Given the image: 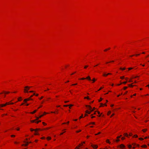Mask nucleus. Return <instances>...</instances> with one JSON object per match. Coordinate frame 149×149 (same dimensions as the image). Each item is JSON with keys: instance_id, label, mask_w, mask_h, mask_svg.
I'll return each instance as SVG.
<instances>
[{"instance_id": "f257e3e1", "label": "nucleus", "mask_w": 149, "mask_h": 149, "mask_svg": "<svg viewBox=\"0 0 149 149\" xmlns=\"http://www.w3.org/2000/svg\"><path fill=\"white\" fill-rule=\"evenodd\" d=\"M86 107H89V109L90 110V111H88V110H86L85 111V112L86 113H87L88 114H90L91 113V111H93V110L92 109L91 107L89 105H86Z\"/></svg>"}, {"instance_id": "f03ea898", "label": "nucleus", "mask_w": 149, "mask_h": 149, "mask_svg": "<svg viewBox=\"0 0 149 149\" xmlns=\"http://www.w3.org/2000/svg\"><path fill=\"white\" fill-rule=\"evenodd\" d=\"M31 87H29L28 86H26L24 87L25 89L24 90V92L25 93H28V90Z\"/></svg>"}, {"instance_id": "7ed1b4c3", "label": "nucleus", "mask_w": 149, "mask_h": 149, "mask_svg": "<svg viewBox=\"0 0 149 149\" xmlns=\"http://www.w3.org/2000/svg\"><path fill=\"white\" fill-rule=\"evenodd\" d=\"M10 104V103L9 102H6L5 104H0V107H3L7 105H9Z\"/></svg>"}, {"instance_id": "20e7f679", "label": "nucleus", "mask_w": 149, "mask_h": 149, "mask_svg": "<svg viewBox=\"0 0 149 149\" xmlns=\"http://www.w3.org/2000/svg\"><path fill=\"white\" fill-rule=\"evenodd\" d=\"M33 99H31L30 97H29L28 98L25 99L24 100V101L25 102H26L28 101H29V100H32Z\"/></svg>"}, {"instance_id": "39448f33", "label": "nucleus", "mask_w": 149, "mask_h": 149, "mask_svg": "<svg viewBox=\"0 0 149 149\" xmlns=\"http://www.w3.org/2000/svg\"><path fill=\"white\" fill-rule=\"evenodd\" d=\"M91 146L93 147V148L94 149H96L98 147V146L97 145H93V144H92L91 145Z\"/></svg>"}, {"instance_id": "423d86ee", "label": "nucleus", "mask_w": 149, "mask_h": 149, "mask_svg": "<svg viewBox=\"0 0 149 149\" xmlns=\"http://www.w3.org/2000/svg\"><path fill=\"white\" fill-rule=\"evenodd\" d=\"M43 116H44V114L42 115H40L39 117H36V120H38L39 118H41Z\"/></svg>"}, {"instance_id": "0eeeda50", "label": "nucleus", "mask_w": 149, "mask_h": 149, "mask_svg": "<svg viewBox=\"0 0 149 149\" xmlns=\"http://www.w3.org/2000/svg\"><path fill=\"white\" fill-rule=\"evenodd\" d=\"M125 147V146L123 144H121L120 146V148H124Z\"/></svg>"}, {"instance_id": "6e6552de", "label": "nucleus", "mask_w": 149, "mask_h": 149, "mask_svg": "<svg viewBox=\"0 0 149 149\" xmlns=\"http://www.w3.org/2000/svg\"><path fill=\"white\" fill-rule=\"evenodd\" d=\"M86 79H88L89 80V81H91V78L90 77V76H88V77H86Z\"/></svg>"}, {"instance_id": "1a4fd4ad", "label": "nucleus", "mask_w": 149, "mask_h": 149, "mask_svg": "<svg viewBox=\"0 0 149 149\" xmlns=\"http://www.w3.org/2000/svg\"><path fill=\"white\" fill-rule=\"evenodd\" d=\"M28 144H29V142H26V143L25 144H23L22 145V146H27L28 145Z\"/></svg>"}, {"instance_id": "9d476101", "label": "nucleus", "mask_w": 149, "mask_h": 149, "mask_svg": "<svg viewBox=\"0 0 149 149\" xmlns=\"http://www.w3.org/2000/svg\"><path fill=\"white\" fill-rule=\"evenodd\" d=\"M37 111V110H35L34 111H33L32 112H31V114H33L36 113Z\"/></svg>"}, {"instance_id": "9b49d317", "label": "nucleus", "mask_w": 149, "mask_h": 149, "mask_svg": "<svg viewBox=\"0 0 149 149\" xmlns=\"http://www.w3.org/2000/svg\"><path fill=\"white\" fill-rule=\"evenodd\" d=\"M124 135L125 136H126L127 137H128V134L127 133H125L124 134Z\"/></svg>"}, {"instance_id": "f8f14e48", "label": "nucleus", "mask_w": 149, "mask_h": 149, "mask_svg": "<svg viewBox=\"0 0 149 149\" xmlns=\"http://www.w3.org/2000/svg\"><path fill=\"white\" fill-rule=\"evenodd\" d=\"M21 99H22V97H19L18 98V101H21Z\"/></svg>"}, {"instance_id": "ddd939ff", "label": "nucleus", "mask_w": 149, "mask_h": 149, "mask_svg": "<svg viewBox=\"0 0 149 149\" xmlns=\"http://www.w3.org/2000/svg\"><path fill=\"white\" fill-rule=\"evenodd\" d=\"M106 142L107 143H108L109 144H110L111 143L109 141L108 139L107 140Z\"/></svg>"}, {"instance_id": "4468645a", "label": "nucleus", "mask_w": 149, "mask_h": 149, "mask_svg": "<svg viewBox=\"0 0 149 149\" xmlns=\"http://www.w3.org/2000/svg\"><path fill=\"white\" fill-rule=\"evenodd\" d=\"M3 93L5 94H8V93H10V92H5V91H4L3 92Z\"/></svg>"}, {"instance_id": "2eb2a0df", "label": "nucleus", "mask_w": 149, "mask_h": 149, "mask_svg": "<svg viewBox=\"0 0 149 149\" xmlns=\"http://www.w3.org/2000/svg\"><path fill=\"white\" fill-rule=\"evenodd\" d=\"M47 139L48 140H50L51 139V137H48L47 138Z\"/></svg>"}, {"instance_id": "dca6fc26", "label": "nucleus", "mask_w": 149, "mask_h": 149, "mask_svg": "<svg viewBox=\"0 0 149 149\" xmlns=\"http://www.w3.org/2000/svg\"><path fill=\"white\" fill-rule=\"evenodd\" d=\"M41 122V120H38V121H36L35 122V123H38L39 122Z\"/></svg>"}, {"instance_id": "f3484780", "label": "nucleus", "mask_w": 149, "mask_h": 149, "mask_svg": "<svg viewBox=\"0 0 149 149\" xmlns=\"http://www.w3.org/2000/svg\"><path fill=\"white\" fill-rule=\"evenodd\" d=\"M128 86L131 87H133L134 86H133L132 84H129Z\"/></svg>"}, {"instance_id": "a211bd4d", "label": "nucleus", "mask_w": 149, "mask_h": 149, "mask_svg": "<svg viewBox=\"0 0 149 149\" xmlns=\"http://www.w3.org/2000/svg\"><path fill=\"white\" fill-rule=\"evenodd\" d=\"M142 147H143L146 148L147 146L146 145H143Z\"/></svg>"}, {"instance_id": "6ab92c4d", "label": "nucleus", "mask_w": 149, "mask_h": 149, "mask_svg": "<svg viewBox=\"0 0 149 149\" xmlns=\"http://www.w3.org/2000/svg\"><path fill=\"white\" fill-rule=\"evenodd\" d=\"M121 136H122V135H120V136H117V139H119V138H120Z\"/></svg>"}, {"instance_id": "aec40b11", "label": "nucleus", "mask_w": 149, "mask_h": 149, "mask_svg": "<svg viewBox=\"0 0 149 149\" xmlns=\"http://www.w3.org/2000/svg\"><path fill=\"white\" fill-rule=\"evenodd\" d=\"M84 98L85 99H87L88 100H90V99L88 97H84Z\"/></svg>"}, {"instance_id": "412c9836", "label": "nucleus", "mask_w": 149, "mask_h": 149, "mask_svg": "<svg viewBox=\"0 0 149 149\" xmlns=\"http://www.w3.org/2000/svg\"><path fill=\"white\" fill-rule=\"evenodd\" d=\"M133 137L136 138L138 137V136L137 135H135Z\"/></svg>"}, {"instance_id": "4be33fe9", "label": "nucleus", "mask_w": 149, "mask_h": 149, "mask_svg": "<svg viewBox=\"0 0 149 149\" xmlns=\"http://www.w3.org/2000/svg\"><path fill=\"white\" fill-rule=\"evenodd\" d=\"M127 88V86H125V87H124V88H123V89H124V90H126V89Z\"/></svg>"}, {"instance_id": "5701e85b", "label": "nucleus", "mask_w": 149, "mask_h": 149, "mask_svg": "<svg viewBox=\"0 0 149 149\" xmlns=\"http://www.w3.org/2000/svg\"><path fill=\"white\" fill-rule=\"evenodd\" d=\"M120 70H125V68H120Z\"/></svg>"}, {"instance_id": "b1692460", "label": "nucleus", "mask_w": 149, "mask_h": 149, "mask_svg": "<svg viewBox=\"0 0 149 149\" xmlns=\"http://www.w3.org/2000/svg\"><path fill=\"white\" fill-rule=\"evenodd\" d=\"M36 120H32L31 121V122L32 123L35 122H35V121H36Z\"/></svg>"}, {"instance_id": "393cba45", "label": "nucleus", "mask_w": 149, "mask_h": 149, "mask_svg": "<svg viewBox=\"0 0 149 149\" xmlns=\"http://www.w3.org/2000/svg\"><path fill=\"white\" fill-rule=\"evenodd\" d=\"M128 147L129 148H131L132 147V146L130 145H129Z\"/></svg>"}, {"instance_id": "a878e982", "label": "nucleus", "mask_w": 149, "mask_h": 149, "mask_svg": "<svg viewBox=\"0 0 149 149\" xmlns=\"http://www.w3.org/2000/svg\"><path fill=\"white\" fill-rule=\"evenodd\" d=\"M110 49V48H108V49H105V50H104V51H107V50H109Z\"/></svg>"}, {"instance_id": "bb28decb", "label": "nucleus", "mask_w": 149, "mask_h": 149, "mask_svg": "<svg viewBox=\"0 0 149 149\" xmlns=\"http://www.w3.org/2000/svg\"><path fill=\"white\" fill-rule=\"evenodd\" d=\"M103 75L104 76H107V75H108V74H103Z\"/></svg>"}, {"instance_id": "cd10ccee", "label": "nucleus", "mask_w": 149, "mask_h": 149, "mask_svg": "<svg viewBox=\"0 0 149 149\" xmlns=\"http://www.w3.org/2000/svg\"><path fill=\"white\" fill-rule=\"evenodd\" d=\"M91 124L94 125L95 124V123L94 122H93L91 123H90V124Z\"/></svg>"}, {"instance_id": "c85d7f7f", "label": "nucleus", "mask_w": 149, "mask_h": 149, "mask_svg": "<svg viewBox=\"0 0 149 149\" xmlns=\"http://www.w3.org/2000/svg\"><path fill=\"white\" fill-rule=\"evenodd\" d=\"M92 80L93 81V82H94L95 81V80L94 78H93Z\"/></svg>"}, {"instance_id": "c756f323", "label": "nucleus", "mask_w": 149, "mask_h": 149, "mask_svg": "<svg viewBox=\"0 0 149 149\" xmlns=\"http://www.w3.org/2000/svg\"><path fill=\"white\" fill-rule=\"evenodd\" d=\"M146 130H147V129H145L143 130V131L144 132H145L146 131Z\"/></svg>"}, {"instance_id": "7c9ffc66", "label": "nucleus", "mask_w": 149, "mask_h": 149, "mask_svg": "<svg viewBox=\"0 0 149 149\" xmlns=\"http://www.w3.org/2000/svg\"><path fill=\"white\" fill-rule=\"evenodd\" d=\"M39 129H36L34 130V131H35V132H36Z\"/></svg>"}, {"instance_id": "2f4dec72", "label": "nucleus", "mask_w": 149, "mask_h": 149, "mask_svg": "<svg viewBox=\"0 0 149 149\" xmlns=\"http://www.w3.org/2000/svg\"><path fill=\"white\" fill-rule=\"evenodd\" d=\"M102 100V98H100V100H99V102H101Z\"/></svg>"}, {"instance_id": "473e14b6", "label": "nucleus", "mask_w": 149, "mask_h": 149, "mask_svg": "<svg viewBox=\"0 0 149 149\" xmlns=\"http://www.w3.org/2000/svg\"><path fill=\"white\" fill-rule=\"evenodd\" d=\"M139 139L140 140H142L143 139L142 138H139Z\"/></svg>"}, {"instance_id": "72a5a7b5", "label": "nucleus", "mask_w": 149, "mask_h": 149, "mask_svg": "<svg viewBox=\"0 0 149 149\" xmlns=\"http://www.w3.org/2000/svg\"><path fill=\"white\" fill-rule=\"evenodd\" d=\"M82 143L80 144L79 145V146H78V147H80V146H82Z\"/></svg>"}, {"instance_id": "f704fd0d", "label": "nucleus", "mask_w": 149, "mask_h": 149, "mask_svg": "<svg viewBox=\"0 0 149 149\" xmlns=\"http://www.w3.org/2000/svg\"><path fill=\"white\" fill-rule=\"evenodd\" d=\"M124 76H123V77H120V78L121 79H123L124 78Z\"/></svg>"}, {"instance_id": "c9c22d12", "label": "nucleus", "mask_w": 149, "mask_h": 149, "mask_svg": "<svg viewBox=\"0 0 149 149\" xmlns=\"http://www.w3.org/2000/svg\"><path fill=\"white\" fill-rule=\"evenodd\" d=\"M86 79V78H83L81 79H81V80H84Z\"/></svg>"}, {"instance_id": "e433bc0d", "label": "nucleus", "mask_w": 149, "mask_h": 149, "mask_svg": "<svg viewBox=\"0 0 149 149\" xmlns=\"http://www.w3.org/2000/svg\"><path fill=\"white\" fill-rule=\"evenodd\" d=\"M88 67V65H86V66H85L84 67V68H85L86 69Z\"/></svg>"}, {"instance_id": "4c0bfd02", "label": "nucleus", "mask_w": 149, "mask_h": 149, "mask_svg": "<svg viewBox=\"0 0 149 149\" xmlns=\"http://www.w3.org/2000/svg\"><path fill=\"white\" fill-rule=\"evenodd\" d=\"M100 104H101L100 107H102L104 105V104H103L102 103H101Z\"/></svg>"}, {"instance_id": "58836bf2", "label": "nucleus", "mask_w": 149, "mask_h": 149, "mask_svg": "<svg viewBox=\"0 0 149 149\" xmlns=\"http://www.w3.org/2000/svg\"><path fill=\"white\" fill-rule=\"evenodd\" d=\"M81 130H79V131H76V132H77V133H78V132H81Z\"/></svg>"}, {"instance_id": "ea45409f", "label": "nucleus", "mask_w": 149, "mask_h": 149, "mask_svg": "<svg viewBox=\"0 0 149 149\" xmlns=\"http://www.w3.org/2000/svg\"><path fill=\"white\" fill-rule=\"evenodd\" d=\"M127 81H126L124 82L123 83H122V84L123 83V84H125L127 83Z\"/></svg>"}, {"instance_id": "a19ab883", "label": "nucleus", "mask_w": 149, "mask_h": 149, "mask_svg": "<svg viewBox=\"0 0 149 149\" xmlns=\"http://www.w3.org/2000/svg\"><path fill=\"white\" fill-rule=\"evenodd\" d=\"M132 69H133V68H128V70H132Z\"/></svg>"}, {"instance_id": "79ce46f5", "label": "nucleus", "mask_w": 149, "mask_h": 149, "mask_svg": "<svg viewBox=\"0 0 149 149\" xmlns=\"http://www.w3.org/2000/svg\"><path fill=\"white\" fill-rule=\"evenodd\" d=\"M125 139V138L124 137H122L121 138V139L122 140H123Z\"/></svg>"}, {"instance_id": "37998d69", "label": "nucleus", "mask_w": 149, "mask_h": 149, "mask_svg": "<svg viewBox=\"0 0 149 149\" xmlns=\"http://www.w3.org/2000/svg\"><path fill=\"white\" fill-rule=\"evenodd\" d=\"M79 147L78 146H77L76 147L75 149H79Z\"/></svg>"}, {"instance_id": "c03bdc74", "label": "nucleus", "mask_w": 149, "mask_h": 149, "mask_svg": "<svg viewBox=\"0 0 149 149\" xmlns=\"http://www.w3.org/2000/svg\"><path fill=\"white\" fill-rule=\"evenodd\" d=\"M111 113V111H109L108 113V115H109V114Z\"/></svg>"}, {"instance_id": "a18cd8bd", "label": "nucleus", "mask_w": 149, "mask_h": 149, "mask_svg": "<svg viewBox=\"0 0 149 149\" xmlns=\"http://www.w3.org/2000/svg\"><path fill=\"white\" fill-rule=\"evenodd\" d=\"M43 125H46V124L44 122H42Z\"/></svg>"}, {"instance_id": "49530a36", "label": "nucleus", "mask_w": 149, "mask_h": 149, "mask_svg": "<svg viewBox=\"0 0 149 149\" xmlns=\"http://www.w3.org/2000/svg\"><path fill=\"white\" fill-rule=\"evenodd\" d=\"M68 106H69V105H64V106L65 107H67Z\"/></svg>"}, {"instance_id": "de8ad7c7", "label": "nucleus", "mask_w": 149, "mask_h": 149, "mask_svg": "<svg viewBox=\"0 0 149 149\" xmlns=\"http://www.w3.org/2000/svg\"><path fill=\"white\" fill-rule=\"evenodd\" d=\"M100 133H101V132H98L97 134H95V135H97L99 134H100Z\"/></svg>"}, {"instance_id": "09e8293b", "label": "nucleus", "mask_w": 149, "mask_h": 149, "mask_svg": "<svg viewBox=\"0 0 149 149\" xmlns=\"http://www.w3.org/2000/svg\"><path fill=\"white\" fill-rule=\"evenodd\" d=\"M34 134L35 135H38L39 134L38 133H36Z\"/></svg>"}, {"instance_id": "8fccbe9b", "label": "nucleus", "mask_w": 149, "mask_h": 149, "mask_svg": "<svg viewBox=\"0 0 149 149\" xmlns=\"http://www.w3.org/2000/svg\"><path fill=\"white\" fill-rule=\"evenodd\" d=\"M30 130H31V131H34V130L33 129H32V128H31V129H30Z\"/></svg>"}, {"instance_id": "3c124183", "label": "nucleus", "mask_w": 149, "mask_h": 149, "mask_svg": "<svg viewBox=\"0 0 149 149\" xmlns=\"http://www.w3.org/2000/svg\"><path fill=\"white\" fill-rule=\"evenodd\" d=\"M120 141V140L118 139H117L116 140V142H118V141Z\"/></svg>"}, {"instance_id": "603ef678", "label": "nucleus", "mask_w": 149, "mask_h": 149, "mask_svg": "<svg viewBox=\"0 0 149 149\" xmlns=\"http://www.w3.org/2000/svg\"><path fill=\"white\" fill-rule=\"evenodd\" d=\"M83 115H82L81 116H80V118H80H80H83Z\"/></svg>"}, {"instance_id": "864d4df0", "label": "nucleus", "mask_w": 149, "mask_h": 149, "mask_svg": "<svg viewBox=\"0 0 149 149\" xmlns=\"http://www.w3.org/2000/svg\"><path fill=\"white\" fill-rule=\"evenodd\" d=\"M11 136L12 137H15V135H11Z\"/></svg>"}, {"instance_id": "5fc2aeb1", "label": "nucleus", "mask_w": 149, "mask_h": 149, "mask_svg": "<svg viewBox=\"0 0 149 149\" xmlns=\"http://www.w3.org/2000/svg\"><path fill=\"white\" fill-rule=\"evenodd\" d=\"M102 88H103V87H101L100 88V89L98 90V91H100L101 89H102Z\"/></svg>"}, {"instance_id": "6e6d98bb", "label": "nucleus", "mask_w": 149, "mask_h": 149, "mask_svg": "<svg viewBox=\"0 0 149 149\" xmlns=\"http://www.w3.org/2000/svg\"><path fill=\"white\" fill-rule=\"evenodd\" d=\"M43 98V96H42L40 98H39V99L40 100V99H42Z\"/></svg>"}, {"instance_id": "4d7b16f0", "label": "nucleus", "mask_w": 149, "mask_h": 149, "mask_svg": "<svg viewBox=\"0 0 149 149\" xmlns=\"http://www.w3.org/2000/svg\"><path fill=\"white\" fill-rule=\"evenodd\" d=\"M69 105V106L70 107L72 106H73V105L72 104H70V105Z\"/></svg>"}, {"instance_id": "13d9d810", "label": "nucleus", "mask_w": 149, "mask_h": 149, "mask_svg": "<svg viewBox=\"0 0 149 149\" xmlns=\"http://www.w3.org/2000/svg\"><path fill=\"white\" fill-rule=\"evenodd\" d=\"M132 134L131 133H130V134H129V135L130 136H131L132 135Z\"/></svg>"}, {"instance_id": "bf43d9fd", "label": "nucleus", "mask_w": 149, "mask_h": 149, "mask_svg": "<svg viewBox=\"0 0 149 149\" xmlns=\"http://www.w3.org/2000/svg\"><path fill=\"white\" fill-rule=\"evenodd\" d=\"M77 84H73L72 85L74 86V85H76Z\"/></svg>"}, {"instance_id": "052dcab7", "label": "nucleus", "mask_w": 149, "mask_h": 149, "mask_svg": "<svg viewBox=\"0 0 149 149\" xmlns=\"http://www.w3.org/2000/svg\"><path fill=\"white\" fill-rule=\"evenodd\" d=\"M148 138H149V136H148V137H147V136H146V137L145 138V139H146Z\"/></svg>"}, {"instance_id": "680f3d73", "label": "nucleus", "mask_w": 149, "mask_h": 149, "mask_svg": "<svg viewBox=\"0 0 149 149\" xmlns=\"http://www.w3.org/2000/svg\"><path fill=\"white\" fill-rule=\"evenodd\" d=\"M45 137H43L41 138V139H45Z\"/></svg>"}, {"instance_id": "e2e57ef3", "label": "nucleus", "mask_w": 149, "mask_h": 149, "mask_svg": "<svg viewBox=\"0 0 149 149\" xmlns=\"http://www.w3.org/2000/svg\"><path fill=\"white\" fill-rule=\"evenodd\" d=\"M122 84V83H120V84H117V85H118V86H119V85H121Z\"/></svg>"}, {"instance_id": "0e129e2a", "label": "nucleus", "mask_w": 149, "mask_h": 149, "mask_svg": "<svg viewBox=\"0 0 149 149\" xmlns=\"http://www.w3.org/2000/svg\"><path fill=\"white\" fill-rule=\"evenodd\" d=\"M30 92V93H32V92H33V91H29Z\"/></svg>"}, {"instance_id": "69168bd1", "label": "nucleus", "mask_w": 149, "mask_h": 149, "mask_svg": "<svg viewBox=\"0 0 149 149\" xmlns=\"http://www.w3.org/2000/svg\"><path fill=\"white\" fill-rule=\"evenodd\" d=\"M140 55V54H136V55H135V56H139Z\"/></svg>"}, {"instance_id": "338daca9", "label": "nucleus", "mask_w": 149, "mask_h": 149, "mask_svg": "<svg viewBox=\"0 0 149 149\" xmlns=\"http://www.w3.org/2000/svg\"><path fill=\"white\" fill-rule=\"evenodd\" d=\"M129 82H132V81L130 80L129 81Z\"/></svg>"}, {"instance_id": "774afa93", "label": "nucleus", "mask_w": 149, "mask_h": 149, "mask_svg": "<svg viewBox=\"0 0 149 149\" xmlns=\"http://www.w3.org/2000/svg\"><path fill=\"white\" fill-rule=\"evenodd\" d=\"M97 113H98V114H100V112H99V111L97 112Z\"/></svg>"}]
</instances>
